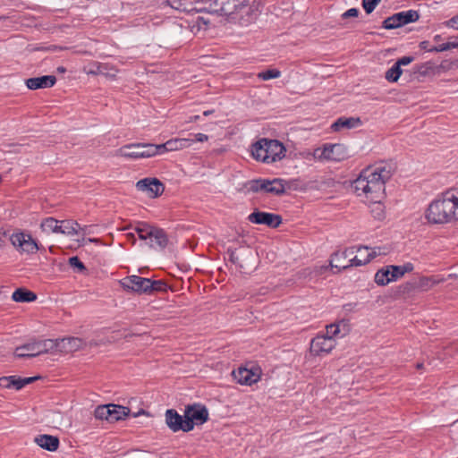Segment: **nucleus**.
<instances>
[{
    "label": "nucleus",
    "mask_w": 458,
    "mask_h": 458,
    "mask_svg": "<svg viewBox=\"0 0 458 458\" xmlns=\"http://www.w3.org/2000/svg\"><path fill=\"white\" fill-rule=\"evenodd\" d=\"M394 171L393 165L385 162L366 167L352 182L354 192L367 200L382 199L386 182L391 179Z\"/></svg>",
    "instance_id": "1"
},
{
    "label": "nucleus",
    "mask_w": 458,
    "mask_h": 458,
    "mask_svg": "<svg viewBox=\"0 0 458 458\" xmlns=\"http://www.w3.org/2000/svg\"><path fill=\"white\" fill-rule=\"evenodd\" d=\"M211 14L225 16L242 26L252 23L260 14V4L249 0H213L209 3Z\"/></svg>",
    "instance_id": "2"
},
{
    "label": "nucleus",
    "mask_w": 458,
    "mask_h": 458,
    "mask_svg": "<svg viewBox=\"0 0 458 458\" xmlns=\"http://www.w3.org/2000/svg\"><path fill=\"white\" fill-rule=\"evenodd\" d=\"M425 216L431 224L458 220V190H449L442 193L428 205Z\"/></svg>",
    "instance_id": "3"
},
{
    "label": "nucleus",
    "mask_w": 458,
    "mask_h": 458,
    "mask_svg": "<svg viewBox=\"0 0 458 458\" xmlns=\"http://www.w3.org/2000/svg\"><path fill=\"white\" fill-rule=\"evenodd\" d=\"M285 147L277 140L262 138L251 146L253 158L267 164L282 160L285 157Z\"/></svg>",
    "instance_id": "4"
},
{
    "label": "nucleus",
    "mask_w": 458,
    "mask_h": 458,
    "mask_svg": "<svg viewBox=\"0 0 458 458\" xmlns=\"http://www.w3.org/2000/svg\"><path fill=\"white\" fill-rule=\"evenodd\" d=\"M10 242L21 254H35L39 249L37 241L30 233L22 231L12 233Z\"/></svg>",
    "instance_id": "5"
},
{
    "label": "nucleus",
    "mask_w": 458,
    "mask_h": 458,
    "mask_svg": "<svg viewBox=\"0 0 458 458\" xmlns=\"http://www.w3.org/2000/svg\"><path fill=\"white\" fill-rule=\"evenodd\" d=\"M184 418H186L184 426L191 431L194 425H202L208 420V411L200 404L189 405L185 408Z\"/></svg>",
    "instance_id": "6"
},
{
    "label": "nucleus",
    "mask_w": 458,
    "mask_h": 458,
    "mask_svg": "<svg viewBox=\"0 0 458 458\" xmlns=\"http://www.w3.org/2000/svg\"><path fill=\"white\" fill-rule=\"evenodd\" d=\"M420 14L415 10L400 12L384 20L382 27L386 30L400 28L411 22L418 21Z\"/></svg>",
    "instance_id": "7"
},
{
    "label": "nucleus",
    "mask_w": 458,
    "mask_h": 458,
    "mask_svg": "<svg viewBox=\"0 0 458 458\" xmlns=\"http://www.w3.org/2000/svg\"><path fill=\"white\" fill-rule=\"evenodd\" d=\"M335 345V339L325 337L324 335L318 334L312 338L310 352L314 356H324L329 354Z\"/></svg>",
    "instance_id": "8"
},
{
    "label": "nucleus",
    "mask_w": 458,
    "mask_h": 458,
    "mask_svg": "<svg viewBox=\"0 0 458 458\" xmlns=\"http://www.w3.org/2000/svg\"><path fill=\"white\" fill-rule=\"evenodd\" d=\"M47 341H35L16 347L14 356L16 358H31L47 352Z\"/></svg>",
    "instance_id": "9"
},
{
    "label": "nucleus",
    "mask_w": 458,
    "mask_h": 458,
    "mask_svg": "<svg viewBox=\"0 0 458 458\" xmlns=\"http://www.w3.org/2000/svg\"><path fill=\"white\" fill-rule=\"evenodd\" d=\"M117 155L131 159L151 157L150 150L148 149V143H134L125 145L117 150Z\"/></svg>",
    "instance_id": "10"
},
{
    "label": "nucleus",
    "mask_w": 458,
    "mask_h": 458,
    "mask_svg": "<svg viewBox=\"0 0 458 458\" xmlns=\"http://www.w3.org/2000/svg\"><path fill=\"white\" fill-rule=\"evenodd\" d=\"M136 188L138 191L146 193L148 198L154 199L165 191L164 184L157 178H144L137 182Z\"/></svg>",
    "instance_id": "11"
},
{
    "label": "nucleus",
    "mask_w": 458,
    "mask_h": 458,
    "mask_svg": "<svg viewBox=\"0 0 458 458\" xmlns=\"http://www.w3.org/2000/svg\"><path fill=\"white\" fill-rule=\"evenodd\" d=\"M248 220L252 224L265 225L271 228H277L282 224L281 216L257 209L248 216Z\"/></svg>",
    "instance_id": "12"
},
{
    "label": "nucleus",
    "mask_w": 458,
    "mask_h": 458,
    "mask_svg": "<svg viewBox=\"0 0 458 458\" xmlns=\"http://www.w3.org/2000/svg\"><path fill=\"white\" fill-rule=\"evenodd\" d=\"M83 72L90 75H103L114 79L118 72V69L108 63L91 62L84 66Z\"/></svg>",
    "instance_id": "13"
},
{
    "label": "nucleus",
    "mask_w": 458,
    "mask_h": 458,
    "mask_svg": "<svg viewBox=\"0 0 458 458\" xmlns=\"http://www.w3.org/2000/svg\"><path fill=\"white\" fill-rule=\"evenodd\" d=\"M122 287L127 292L138 294L148 293V278L139 276H129L120 281Z\"/></svg>",
    "instance_id": "14"
},
{
    "label": "nucleus",
    "mask_w": 458,
    "mask_h": 458,
    "mask_svg": "<svg viewBox=\"0 0 458 458\" xmlns=\"http://www.w3.org/2000/svg\"><path fill=\"white\" fill-rule=\"evenodd\" d=\"M355 246L346 248L343 250H338L331 256L329 266L331 268H336L335 273H339L343 270L349 268L348 259L351 256L355 254Z\"/></svg>",
    "instance_id": "15"
},
{
    "label": "nucleus",
    "mask_w": 458,
    "mask_h": 458,
    "mask_svg": "<svg viewBox=\"0 0 458 458\" xmlns=\"http://www.w3.org/2000/svg\"><path fill=\"white\" fill-rule=\"evenodd\" d=\"M87 346V342L80 337H65L55 340V347L64 352H73Z\"/></svg>",
    "instance_id": "16"
},
{
    "label": "nucleus",
    "mask_w": 458,
    "mask_h": 458,
    "mask_svg": "<svg viewBox=\"0 0 458 458\" xmlns=\"http://www.w3.org/2000/svg\"><path fill=\"white\" fill-rule=\"evenodd\" d=\"M346 148L342 144L325 145L321 150L319 158L340 161L346 157Z\"/></svg>",
    "instance_id": "17"
},
{
    "label": "nucleus",
    "mask_w": 458,
    "mask_h": 458,
    "mask_svg": "<svg viewBox=\"0 0 458 458\" xmlns=\"http://www.w3.org/2000/svg\"><path fill=\"white\" fill-rule=\"evenodd\" d=\"M186 418L184 415H180L175 410L169 409L165 411V422L168 428L173 432H178L180 430L183 432H189L187 427H185Z\"/></svg>",
    "instance_id": "18"
},
{
    "label": "nucleus",
    "mask_w": 458,
    "mask_h": 458,
    "mask_svg": "<svg viewBox=\"0 0 458 458\" xmlns=\"http://www.w3.org/2000/svg\"><path fill=\"white\" fill-rule=\"evenodd\" d=\"M56 82V78L54 75H44L40 77H34L27 79L25 84L28 89L35 90L38 89H47L53 87Z\"/></svg>",
    "instance_id": "19"
},
{
    "label": "nucleus",
    "mask_w": 458,
    "mask_h": 458,
    "mask_svg": "<svg viewBox=\"0 0 458 458\" xmlns=\"http://www.w3.org/2000/svg\"><path fill=\"white\" fill-rule=\"evenodd\" d=\"M234 379L241 385L250 386L259 379V375L246 368H239L233 372Z\"/></svg>",
    "instance_id": "20"
},
{
    "label": "nucleus",
    "mask_w": 458,
    "mask_h": 458,
    "mask_svg": "<svg viewBox=\"0 0 458 458\" xmlns=\"http://www.w3.org/2000/svg\"><path fill=\"white\" fill-rule=\"evenodd\" d=\"M360 117H346L341 116L335 123H332L331 129L333 131H340L342 130L354 129L361 125Z\"/></svg>",
    "instance_id": "21"
},
{
    "label": "nucleus",
    "mask_w": 458,
    "mask_h": 458,
    "mask_svg": "<svg viewBox=\"0 0 458 458\" xmlns=\"http://www.w3.org/2000/svg\"><path fill=\"white\" fill-rule=\"evenodd\" d=\"M262 188L261 191L271 193L274 195H282L285 191L284 180L282 179H261Z\"/></svg>",
    "instance_id": "22"
},
{
    "label": "nucleus",
    "mask_w": 458,
    "mask_h": 458,
    "mask_svg": "<svg viewBox=\"0 0 458 458\" xmlns=\"http://www.w3.org/2000/svg\"><path fill=\"white\" fill-rule=\"evenodd\" d=\"M453 277H456V275L450 274V275H448L447 278L441 276H423V277L420 278V280L417 284V287L421 291H428L430 288H432L433 286H435L438 284L444 283L448 278H453Z\"/></svg>",
    "instance_id": "23"
},
{
    "label": "nucleus",
    "mask_w": 458,
    "mask_h": 458,
    "mask_svg": "<svg viewBox=\"0 0 458 458\" xmlns=\"http://www.w3.org/2000/svg\"><path fill=\"white\" fill-rule=\"evenodd\" d=\"M151 248L165 249L168 243V237L163 229L153 227L151 238H149Z\"/></svg>",
    "instance_id": "24"
},
{
    "label": "nucleus",
    "mask_w": 458,
    "mask_h": 458,
    "mask_svg": "<svg viewBox=\"0 0 458 458\" xmlns=\"http://www.w3.org/2000/svg\"><path fill=\"white\" fill-rule=\"evenodd\" d=\"M35 442L43 449L50 452L56 451L59 447V439L50 435H39L35 438Z\"/></svg>",
    "instance_id": "25"
},
{
    "label": "nucleus",
    "mask_w": 458,
    "mask_h": 458,
    "mask_svg": "<svg viewBox=\"0 0 458 458\" xmlns=\"http://www.w3.org/2000/svg\"><path fill=\"white\" fill-rule=\"evenodd\" d=\"M109 422L123 420L130 413V409L117 404H108Z\"/></svg>",
    "instance_id": "26"
},
{
    "label": "nucleus",
    "mask_w": 458,
    "mask_h": 458,
    "mask_svg": "<svg viewBox=\"0 0 458 458\" xmlns=\"http://www.w3.org/2000/svg\"><path fill=\"white\" fill-rule=\"evenodd\" d=\"M12 299L15 302H31L37 299V294L25 288H18L13 293Z\"/></svg>",
    "instance_id": "27"
},
{
    "label": "nucleus",
    "mask_w": 458,
    "mask_h": 458,
    "mask_svg": "<svg viewBox=\"0 0 458 458\" xmlns=\"http://www.w3.org/2000/svg\"><path fill=\"white\" fill-rule=\"evenodd\" d=\"M60 227V233L66 234L69 236L78 234L79 230L81 229V225L76 221L72 220L61 221Z\"/></svg>",
    "instance_id": "28"
},
{
    "label": "nucleus",
    "mask_w": 458,
    "mask_h": 458,
    "mask_svg": "<svg viewBox=\"0 0 458 458\" xmlns=\"http://www.w3.org/2000/svg\"><path fill=\"white\" fill-rule=\"evenodd\" d=\"M0 386L7 389L14 388L20 390L22 388L21 377L16 376L1 377Z\"/></svg>",
    "instance_id": "29"
},
{
    "label": "nucleus",
    "mask_w": 458,
    "mask_h": 458,
    "mask_svg": "<svg viewBox=\"0 0 458 458\" xmlns=\"http://www.w3.org/2000/svg\"><path fill=\"white\" fill-rule=\"evenodd\" d=\"M169 151H176L190 147L193 140L185 138H174L166 141Z\"/></svg>",
    "instance_id": "30"
},
{
    "label": "nucleus",
    "mask_w": 458,
    "mask_h": 458,
    "mask_svg": "<svg viewBox=\"0 0 458 458\" xmlns=\"http://www.w3.org/2000/svg\"><path fill=\"white\" fill-rule=\"evenodd\" d=\"M375 282L377 284L382 286L393 282V280L391 279V272L389 266H386L381 269L377 270V272L375 275Z\"/></svg>",
    "instance_id": "31"
},
{
    "label": "nucleus",
    "mask_w": 458,
    "mask_h": 458,
    "mask_svg": "<svg viewBox=\"0 0 458 458\" xmlns=\"http://www.w3.org/2000/svg\"><path fill=\"white\" fill-rule=\"evenodd\" d=\"M370 213L375 219L383 220L386 216L385 206L381 202V199L369 200Z\"/></svg>",
    "instance_id": "32"
},
{
    "label": "nucleus",
    "mask_w": 458,
    "mask_h": 458,
    "mask_svg": "<svg viewBox=\"0 0 458 458\" xmlns=\"http://www.w3.org/2000/svg\"><path fill=\"white\" fill-rule=\"evenodd\" d=\"M60 224L58 220L55 219L54 217H47L45 218L40 226L41 229L46 233H60Z\"/></svg>",
    "instance_id": "33"
},
{
    "label": "nucleus",
    "mask_w": 458,
    "mask_h": 458,
    "mask_svg": "<svg viewBox=\"0 0 458 458\" xmlns=\"http://www.w3.org/2000/svg\"><path fill=\"white\" fill-rule=\"evenodd\" d=\"M154 226H151L146 223H140L135 227V232L140 240H148L151 238V232Z\"/></svg>",
    "instance_id": "34"
},
{
    "label": "nucleus",
    "mask_w": 458,
    "mask_h": 458,
    "mask_svg": "<svg viewBox=\"0 0 458 458\" xmlns=\"http://www.w3.org/2000/svg\"><path fill=\"white\" fill-rule=\"evenodd\" d=\"M356 254L363 263L366 265L373 259V253H370V248L367 246L355 247Z\"/></svg>",
    "instance_id": "35"
},
{
    "label": "nucleus",
    "mask_w": 458,
    "mask_h": 458,
    "mask_svg": "<svg viewBox=\"0 0 458 458\" xmlns=\"http://www.w3.org/2000/svg\"><path fill=\"white\" fill-rule=\"evenodd\" d=\"M403 73L402 68L394 63V64L386 71L385 78L390 82H395Z\"/></svg>",
    "instance_id": "36"
},
{
    "label": "nucleus",
    "mask_w": 458,
    "mask_h": 458,
    "mask_svg": "<svg viewBox=\"0 0 458 458\" xmlns=\"http://www.w3.org/2000/svg\"><path fill=\"white\" fill-rule=\"evenodd\" d=\"M192 26H191V30L193 33L200 30L201 29H207L210 23V20L204 16H198L195 20L192 21Z\"/></svg>",
    "instance_id": "37"
},
{
    "label": "nucleus",
    "mask_w": 458,
    "mask_h": 458,
    "mask_svg": "<svg viewBox=\"0 0 458 458\" xmlns=\"http://www.w3.org/2000/svg\"><path fill=\"white\" fill-rule=\"evenodd\" d=\"M167 284L162 280H151L148 278V293L154 292H165Z\"/></svg>",
    "instance_id": "38"
},
{
    "label": "nucleus",
    "mask_w": 458,
    "mask_h": 458,
    "mask_svg": "<svg viewBox=\"0 0 458 458\" xmlns=\"http://www.w3.org/2000/svg\"><path fill=\"white\" fill-rule=\"evenodd\" d=\"M148 149L150 150L151 157L169 151L167 142L157 145L148 143Z\"/></svg>",
    "instance_id": "39"
},
{
    "label": "nucleus",
    "mask_w": 458,
    "mask_h": 458,
    "mask_svg": "<svg viewBox=\"0 0 458 458\" xmlns=\"http://www.w3.org/2000/svg\"><path fill=\"white\" fill-rule=\"evenodd\" d=\"M94 415L98 420H106L109 421L108 404L98 406L94 411Z\"/></svg>",
    "instance_id": "40"
},
{
    "label": "nucleus",
    "mask_w": 458,
    "mask_h": 458,
    "mask_svg": "<svg viewBox=\"0 0 458 458\" xmlns=\"http://www.w3.org/2000/svg\"><path fill=\"white\" fill-rule=\"evenodd\" d=\"M280 75H281L280 71H278L276 69H270V70H267L262 72H259L258 74V77L263 81H268L270 79L279 78Z\"/></svg>",
    "instance_id": "41"
},
{
    "label": "nucleus",
    "mask_w": 458,
    "mask_h": 458,
    "mask_svg": "<svg viewBox=\"0 0 458 458\" xmlns=\"http://www.w3.org/2000/svg\"><path fill=\"white\" fill-rule=\"evenodd\" d=\"M340 333V328L338 324H330L326 327V333H323L325 337H332L335 339Z\"/></svg>",
    "instance_id": "42"
},
{
    "label": "nucleus",
    "mask_w": 458,
    "mask_h": 458,
    "mask_svg": "<svg viewBox=\"0 0 458 458\" xmlns=\"http://www.w3.org/2000/svg\"><path fill=\"white\" fill-rule=\"evenodd\" d=\"M382 0H362V7L367 13H371Z\"/></svg>",
    "instance_id": "43"
},
{
    "label": "nucleus",
    "mask_w": 458,
    "mask_h": 458,
    "mask_svg": "<svg viewBox=\"0 0 458 458\" xmlns=\"http://www.w3.org/2000/svg\"><path fill=\"white\" fill-rule=\"evenodd\" d=\"M69 265L74 268H77L79 272L82 273L86 271V267L76 256L69 259Z\"/></svg>",
    "instance_id": "44"
},
{
    "label": "nucleus",
    "mask_w": 458,
    "mask_h": 458,
    "mask_svg": "<svg viewBox=\"0 0 458 458\" xmlns=\"http://www.w3.org/2000/svg\"><path fill=\"white\" fill-rule=\"evenodd\" d=\"M389 268H390V272H391V279L393 280V282L396 281L397 279H399L404 276L401 266L390 265Z\"/></svg>",
    "instance_id": "45"
},
{
    "label": "nucleus",
    "mask_w": 458,
    "mask_h": 458,
    "mask_svg": "<svg viewBox=\"0 0 458 458\" xmlns=\"http://www.w3.org/2000/svg\"><path fill=\"white\" fill-rule=\"evenodd\" d=\"M247 187H248V190L252 192L261 191V188H262L261 179L249 181L247 182Z\"/></svg>",
    "instance_id": "46"
},
{
    "label": "nucleus",
    "mask_w": 458,
    "mask_h": 458,
    "mask_svg": "<svg viewBox=\"0 0 458 458\" xmlns=\"http://www.w3.org/2000/svg\"><path fill=\"white\" fill-rule=\"evenodd\" d=\"M229 260L239 267H242V264L240 262V258L236 253L235 250L228 249Z\"/></svg>",
    "instance_id": "47"
},
{
    "label": "nucleus",
    "mask_w": 458,
    "mask_h": 458,
    "mask_svg": "<svg viewBox=\"0 0 458 458\" xmlns=\"http://www.w3.org/2000/svg\"><path fill=\"white\" fill-rule=\"evenodd\" d=\"M348 265H349V268H350L352 267H360V266H363V263L361 262V260L360 259L358 255L355 253V254H353L352 256H351L349 258Z\"/></svg>",
    "instance_id": "48"
},
{
    "label": "nucleus",
    "mask_w": 458,
    "mask_h": 458,
    "mask_svg": "<svg viewBox=\"0 0 458 458\" xmlns=\"http://www.w3.org/2000/svg\"><path fill=\"white\" fill-rule=\"evenodd\" d=\"M359 10L357 8H351V9H348L346 12H344L341 17L342 19H348V18H352V17H358L359 15Z\"/></svg>",
    "instance_id": "49"
},
{
    "label": "nucleus",
    "mask_w": 458,
    "mask_h": 458,
    "mask_svg": "<svg viewBox=\"0 0 458 458\" xmlns=\"http://www.w3.org/2000/svg\"><path fill=\"white\" fill-rule=\"evenodd\" d=\"M413 60H414V58L412 56H403V57L399 58L395 62V64H397L401 67L402 65L410 64Z\"/></svg>",
    "instance_id": "50"
},
{
    "label": "nucleus",
    "mask_w": 458,
    "mask_h": 458,
    "mask_svg": "<svg viewBox=\"0 0 458 458\" xmlns=\"http://www.w3.org/2000/svg\"><path fill=\"white\" fill-rule=\"evenodd\" d=\"M386 248L385 247H375L373 249H370V253H373V259L378 255H385L386 254Z\"/></svg>",
    "instance_id": "51"
},
{
    "label": "nucleus",
    "mask_w": 458,
    "mask_h": 458,
    "mask_svg": "<svg viewBox=\"0 0 458 458\" xmlns=\"http://www.w3.org/2000/svg\"><path fill=\"white\" fill-rule=\"evenodd\" d=\"M445 24L449 28L458 30V14L456 16H454L450 20L446 21Z\"/></svg>",
    "instance_id": "52"
},
{
    "label": "nucleus",
    "mask_w": 458,
    "mask_h": 458,
    "mask_svg": "<svg viewBox=\"0 0 458 458\" xmlns=\"http://www.w3.org/2000/svg\"><path fill=\"white\" fill-rule=\"evenodd\" d=\"M191 140H193V142H195V141L204 142L208 140V136L204 133H197V134H195V139H191Z\"/></svg>",
    "instance_id": "53"
},
{
    "label": "nucleus",
    "mask_w": 458,
    "mask_h": 458,
    "mask_svg": "<svg viewBox=\"0 0 458 458\" xmlns=\"http://www.w3.org/2000/svg\"><path fill=\"white\" fill-rule=\"evenodd\" d=\"M449 49H450L449 45L446 42V43L441 44L432 49H429V51L443 52V51H446Z\"/></svg>",
    "instance_id": "54"
},
{
    "label": "nucleus",
    "mask_w": 458,
    "mask_h": 458,
    "mask_svg": "<svg viewBox=\"0 0 458 458\" xmlns=\"http://www.w3.org/2000/svg\"><path fill=\"white\" fill-rule=\"evenodd\" d=\"M401 267L403 275L413 270V265L411 263H405L403 266H401Z\"/></svg>",
    "instance_id": "55"
},
{
    "label": "nucleus",
    "mask_w": 458,
    "mask_h": 458,
    "mask_svg": "<svg viewBox=\"0 0 458 458\" xmlns=\"http://www.w3.org/2000/svg\"><path fill=\"white\" fill-rule=\"evenodd\" d=\"M37 379L36 377H21V384H22V387H24L26 385L28 384H30L32 383L33 381H35Z\"/></svg>",
    "instance_id": "56"
},
{
    "label": "nucleus",
    "mask_w": 458,
    "mask_h": 458,
    "mask_svg": "<svg viewBox=\"0 0 458 458\" xmlns=\"http://www.w3.org/2000/svg\"><path fill=\"white\" fill-rule=\"evenodd\" d=\"M447 44L449 45L450 49L458 47V41H449Z\"/></svg>",
    "instance_id": "57"
},
{
    "label": "nucleus",
    "mask_w": 458,
    "mask_h": 458,
    "mask_svg": "<svg viewBox=\"0 0 458 458\" xmlns=\"http://www.w3.org/2000/svg\"><path fill=\"white\" fill-rule=\"evenodd\" d=\"M213 113H214V110H207V111H204V112H203V114H204L205 116H208V115H209V114H213Z\"/></svg>",
    "instance_id": "58"
},
{
    "label": "nucleus",
    "mask_w": 458,
    "mask_h": 458,
    "mask_svg": "<svg viewBox=\"0 0 458 458\" xmlns=\"http://www.w3.org/2000/svg\"><path fill=\"white\" fill-rule=\"evenodd\" d=\"M128 238L130 239H132L133 242H135V236H134V233H130L127 234Z\"/></svg>",
    "instance_id": "59"
},
{
    "label": "nucleus",
    "mask_w": 458,
    "mask_h": 458,
    "mask_svg": "<svg viewBox=\"0 0 458 458\" xmlns=\"http://www.w3.org/2000/svg\"><path fill=\"white\" fill-rule=\"evenodd\" d=\"M199 118V115H195V116L191 117L190 121L191 122L197 121Z\"/></svg>",
    "instance_id": "60"
},
{
    "label": "nucleus",
    "mask_w": 458,
    "mask_h": 458,
    "mask_svg": "<svg viewBox=\"0 0 458 458\" xmlns=\"http://www.w3.org/2000/svg\"><path fill=\"white\" fill-rule=\"evenodd\" d=\"M87 345H88V343H87ZM89 345L90 347H91V346H96V345H97V344H96L94 341H90V342L89 343Z\"/></svg>",
    "instance_id": "61"
},
{
    "label": "nucleus",
    "mask_w": 458,
    "mask_h": 458,
    "mask_svg": "<svg viewBox=\"0 0 458 458\" xmlns=\"http://www.w3.org/2000/svg\"><path fill=\"white\" fill-rule=\"evenodd\" d=\"M59 72H64L65 71V68L64 67H58L57 69Z\"/></svg>",
    "instance_id": "62"
},
{
    "label": "nucleus",
    "mask_w": 458,
    "mask_h": 458,
    "mask_svg": "<svg viewBox=\"0 0 458 458\" xmlns=\"http://www.w3.org/2000/svg\"><path fill=\"white\" fill-rule=\"evenodd\" d=\"M422 366H423V364H422V363H418V364H417V369H421V368H422Z\"/></svg>",
    "instance_id": "63"
},
{
    "label": "nucleus",
    "mask_w": 458,
    "mask_h": 458,
    "mask_svg": "<svg viewBox=\"0 0 458 458\" xmlns=\"http://www.w3.org/2000/svg\"><path fill=\"white\" fill-rule=\"evenodd\" d=\"M407 287H408V284L403 285V286H400V288H403V292L407 289Z\"/></svg>",
    "instance_id": "64"
}]
</instances>
